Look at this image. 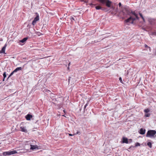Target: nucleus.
Instances as JSON below:
<instances>
[{"label": "nucleus", "mask_w": 156, "mask_h": 156, "mask_svg": "<svg viewBox=\"0 0 156 156\" xmlns=\"http://www.w3.org/2000/svg\"><path fill=\"white\" fill-rule=\"evenodd\" d=\"M119 80L120 81V82L122 83H122V78L121 77H120L119 78Z\"/></svg>", "instance_id": "bb28decb"}, {"label": "nucleus", "mask_w": 156, "mask_h": 156, "mask_svg": "<svg viewBox=\"0 0 156 156\" xmlns=\"http://www.w3.org/2000/svg\"><path fill=\"white\" fill-rule=\"evenodd\" d=\"M82 1L83 2L86 3H87L88 2V0H82Z\"/></svg>", "instance_id": "a878e982"}, {"label": "nucleus", "mask_w": 156, "mask_h": 156, "mask_svg": "<svg viewBox=\"0 0 156 156\" xmlns=\"http://www.w3.org/2000/svg\"><path fill=\"white\" fill-rule=\"evenodd\" d=\"M107 0H99V1L102 4H104Z\"/></svg>", "instance_id": "dca6fc26"}, {"label": "nucleus", "mask_w": 156, "mask_h": 156, "mask_svg": "<svg viewBox=\"0 0 156 156\" xmlns=\"http://www.w3.org/2000/svg\"><path fill=\"white\" fill-rule=\"evenodd\" d=\"M156 131L155 130H148L146 135L147 137H156Z\"/></svg>", "instance_id": "f03ea898"}, {"label": "nucleus", "mask_w": 156, "mask_h": 156, "mask_svg": "<svg viewBox=\"0 0 156 156\" xmlns=\"http://www.w3.org/2000/svg\"><path fill=\"white\" fill-rule=\"evenodd\" d=\"M131 13L134 16L136 17V18H135L136 19V20L137 19L138 20L139 19V18L137 14H136L134 12H133L132 11H131Z\"/></svg>", "instance_id": "ddd939ff"}, {"label": "nucleus", "mask_w": 156, "mask_h": 156, "mask_svg": "<svg viewBox=\"0 0 156 156\" xmlns=\"http://www.w3.org/2000/svg\"><path fill=\"white\" fill-rule=\"evenodd\" d=\"M30 149L31 150H34L35 149H38V146L37 145H30Z\"/></svg>", "instance_id": "1a4fd4ad"}, {"label": "nucleus", "mask_w": 156, "mask_h": 156, "mask_svg": "<svg viewBox=\"0 0 156 156\" xmlns=\"http://www.w3.org/2000/svg\"><path fill=\"white\" fill-rule=\"evenodd\" d=\"M122 143H125L128 144L129 143V141L127 138L126 137H123L122 138Z\"/></svg>", "instance_id": "9b49d317"}, {"label": "nucleus", "mask_w": 156, "mask_h": 156, "mask_svg": "<svg viewBox=\"0 0 156 156\" xmlns=\"http://www.w3.org/2000/svg\"><path fill=\"white\" fill-rule=\"evenodd\" d=\"M139 14L140 15V17H141L142 18L144 17L141 13H139Z\"/></svg>", "instance_id": "cd10ccee"}, {"label": "nucleus", "mask_w": 156, "mask_h": 156, "mask_svg": "<svg viewBox=\"0 0 156 156\" xmlns=\"http://www.w3.org/2000/svg\"><path fill=\"white\" fill-rule=\"evenodd\" d=\"M150 115L149 113L146 114L145 115V116L146 117H148L150 116Z\"/></svg>", "instance_id": "5701e85b"}, {"label": "nucleus", "mask_w": 156, "mask_h": 156, "mask_svg": "<svg viewBox=\"0 0 156 156\" xmlns=\"http://www.w3.org/2000/svg\"><path fill=\"white\" fill-rule=\"evenodd\" d=\"M79 133H80V132L79 131H77L76 133H75V134H78Z\"/></svg>", "instance_id": "72a5a7b5"}, {"label": "nucleus", "mask_w": 156, "mask_h": 156, "mask_svg": "<svg viewBox=\"0 0 156 156\" xmlns=\"http://www.w3.org/2000/svg\"><path fill=\"white\" fill-rule=\"evenodd\" d=\"M69 136H73V134H70V133H69Z\"/></svg>", "instance_id": "2f4dec72"}, {"label": "nucleus", "mask_w": 156, "mask_h": 156, "mask_svg": "<svg viewBox=\"0 0 156 156\" xmlns=\"http://www.w3.org/2000/svg\"><path fill=\"white\" fill-rule=\"evenodd\" d=\"M33 117L32 115L29 114H28L25 116L26 119L27 120H30L31 118Z\"/></svg>", "instance_id": "9d476101"}, {"label": "nucleus", "mask_w": 156, "mask_h": 156, "mask_svg": "<svg viewBox=\"0 0 156 156\" xmlns=\"http://www.w3.org/2000/svg\"><path fill=\"white\" fill-rule=\"evenodd\" d=\"M22 69V68L21 67H17L14 70V72H16L18 71L21 70Z\"/></svg>", "instance_id": "2eb2a0df"}, {"label": "nucleus", "mask_w": 156, "mask_h": 156, "mask_svg": "<svg viewBox=\"0 0 156 156\" xmlns=\"http://www.w3.org/2000/svg\"><path fill=\"white\" fill-rule=\"evenodd\" d=\"M63 111H64V112H65V110H64Z\"/></svg>", "instance_id": "a19ab883"}, {"label": "nucleus", "mask_w": 156, "mask_h": 156, "mask_svg": "<svg viewBox=\"0 0 156 156\" xmlns=\"http://www.w3.org/2000/svg\"><path fill=\"white\" fill-rule=\"evenodd\" d=\"M3 77L4 78V79H5V78L6 77V74L5 72H4V73L3 74Z\"/></svg>", "instance_id": "b1692460"}, {"label": "nucleus", "mask_w": 156, "mask_h": 156, "mask_svg": "<svg viewBox=\"0 0 156 156\" xmlns=\"http://www.w3.org/2000/svg\"><path fill=\"white\" fill-rule=\"evenodd\" d=\"M131 10H126V13L127 14L130 16V17L126 19L125 21L126 23H129L131 24H133L134 21L136 20L135 18H133L132 16H131Z\"/></svg>", "instance_id": "f257e3e1"}, {"label": "nucleus", "mask_w": 156, "mask_h": 156, "mask_svg": "<svg viewBox=\"0 0 156 156\" xmlns=\"http://www.w3.org/2000/svg\"><path fill=\"white\" fill-rule=\"evenodd\" d=\"M86 107H87V106H86L85 105L84 106V107H83V112H84L85 111V108H86Z\"/></svg>", "instance_id": "c85d7f7f"}, {"label": "nucleus", "mask_w": 156, "mask_h": 156, "mask_svg": "<svg viewBox=\"0 0 156 156\" xmlns=\"http://www.w3.org/2000/svg\"><path fill=\"white\" fill-rule=\"evenodd\" d=\"M14 73H16V72H14V70L12 71L10 74L9 77H8L7 79H8Z\"/></svg>", "instance_id": "aec40b11"}, {"label": "nucleus", "mask_w": 156, "mask_h": 156, "mask_svg": "<svg viewBox=\"0 0 156 156\" xmlns=\"http://www.w3.org/2000/svg\"><path fill=\"white\" fill-rule=\"evenodd\" d=\"M7 46V44H5L4 46L2 47L1 50L0 51V53H3L6 54L5 52V50Z\"/></svg>", "instance_id": "39448f33"}, {"label": "nucleus", "mask_w": 156, "mask_h": 156, "mask_svg": "<svg viewBox=\"0 0 156 156\" xmlns=\"http://www.w3.org/2000/svg\"><path fill=\"white\" fill-rule=\"evenodd\" d=\"M4 80H5V79H4V78L3 79V81H4Z\"/></svg>", "instance_id": "ea45409f"}, {"label": "nucleus", "mask_w": 156, "mask_h": 156, "mask_svg": "<svg viewBox=\"0 0 156 156\" xmlns=\"http://www.w3.org/2000/svg\"><path fill=\"white\" fill-rule=\"evenodd\" d=\"M147 145L150 148H151L152 147V144L150 142H148L147 143Z\"/></svg>", "instance_id": "6ab92c4d"}, {"label": "nucleus", "mask_w": 156, "mask_h": 156, "mask_svg": "<svg viewBox=\"0 0 156 156\" xmlns=\"http://www.w3.org/2000/svg\"><path fill=\"white\" fill-rule=\"evenodd\" d=\"M82 109V107H81V108L80 107V111H81Z\"/></svg>", "instance_id": "f704fd0d"}, {"label": "nucleus", "mask_w": 156, "mask_h": 156, "mask_svg": "<svg viewBox=\"0 0 156 156\" xmlns=\"http://www.w3.org/2000/svg\"><path fill=\"white\" fill-rule=\"evenodd\" d=\"M36 14H37V15L35 17V18L34 19V20H33L32 23V24L33 25H34L36 24V22L39 20V15L37 13H36Z\"/></svg>", "instance_id": "20e7f679"}, {"label": "nucleus", "mask_w": 156, "mask_h": 156, "mask_svg": "<svg viewBox=\"0 0 156 156\" xmlns=\"http://www.w3.org/2000/svg\"><path fill=\"white\" fill-rule=\"evenodd\" d=\"M142 19H143L144 22H145V19H144V17H143V18H142Z\"/></svg>", "instance_id": "c9c22d12"}, {"label": "nucleus", "mask_w": 156, "mask_h": 156, "mask_svg": "<svg viewBox=\"0 0 156 156\" xmlns=\"http://www.w3.org/2000/svg\"><path fill=\"white\" fill-rule=\"evenodd\" d=\"M112 2L109 0H107L105 4L106 6L108 7H110L111 6Z\"/></svg>", "instance_id": "0eeeda50"}, {"label": "nucleus", "mask_w": 156, "mask_h": 156, "mask_svg": "<svg viewBox=\"0 0 156 156\" xmlns=\"http://www.w3.org/2000/svg\"><path fill=\"white\" fill-rule=\"evenodd\" d=\"M16 153H17V152L16 151L13 150L11 151L4 152L3 153V154L4 156H6L7 155L13 154Z\"/></svg>", "instance_id": "7ed1b4c3"}, {"label": "nucleus", "mask_w": 156, "mask_h": 156, "mask_svg": "<svg viewBox=\"0 0 156 156\" xmlns=\"http://www.w3.org/2000/svg\"><path fill=\"white\" fill-rule=\"evenodd\" d=\"M70 77H69V78L68 79V81H69V83L70 80Z\"/></svg>", "instance_id": "4c0bfd02"}, {"label": "nucleus", "mask_w": 156, "mask_h": 156, "mask_svg": "<svg viewBox=\"0 0 156 156\" xmlns=\"http://www.w3.org/2000/svg\"><path fill=\"white\" fill-rule=\"evenodd\" d=\"M144 46L145 48H148L149 50L151 51V48L150 47L148 46L146 44L144 45Z\"/></svg>", "instance_id": "4be33fe9"}, {"label": "nucleus", "mask_w": 156, "mask_h": 156, "mask_svg": "<svg viewBox=\"0 0 156 156\" xmlns=\"http://www.w3.org/2000/svg\"><path fill=\"white\" fill-rule=\"evenodd\" d=\"M20 129L21 130V131L27 133V129H26V128L24 127H20Z\"/></svg>", "instance_id": "4468645a"}, {"label": "nucleus", "mask_w": 156, "mask_h": 156, "mask_svg": "<svg viewBox=\"0 0 156 156\" xmlns=\"http://www.w3.org/2000/svg\"><path fill=\"white\" fill-rule=\"evenodd\" d=\"M153 35H155L156 34V33L155 32H154L152 33Z\"/></svg>", "instance_id": "473e14b6"}, {"label": "nucleus", "mask_w": 156, "mask_h": 156, "mask_svg": "<svg viewBox=\"0 0 156 156\" xmlns=\"http://www.w3.org/2000/svg\"><path fill=\"white\" fill-rule=\"evenodd\" d=\"M95 8L97 10L101 9L102 8L100 6H97L95 7Z\"/></svg>", "instance_id": "f3484780"}, {"label": "nucleus", "mask_w": 156, "mask_h": 156, "mask_svg": "<svg viewBox=\"0 0 156 156\" xmlns=\"http://www.w3.org/2000/svg\"><path fill=\"white\" fill-rule=\"evenodd\" d=\"M97 42V41H94V42H93V41H92V43H93H93H96V42Z\"/></svg>", "instance_id": "e433bc0d"}, {"label": "nucleus", "mask_w": 156, "mask_h": 156, "mask_svg": "<svg viewBox=\"0 0 156 156\" xmlns=\"http://www.w3.org/2000/svg\"><path fill=\"white\" fill-rule=\"evenodd\" d=\"M119 7H121V6L122 4H121V2H119Z\"/></svg>", "instance_id": "7c9ffc66"}, {"label": "nucleus", "mask_w": 156, "mask_h": 156, "mask_svg": "<svg viewBox=\"0 0 156 156\" xmlns=\"http://www.w3.org/2000/svg\"><path fill=\"white\" fill-rule=\"evenodd\" d=\"M128 141L129 142V143L131 142L132 141V140L131 139H129Z\"/></svg>", "instance_id": "c756f323"}, {"label": "nucleus", "mask_w": 156, "mask_h": 156, "mask_svg": "<svg viewBox=\"0 0 156 156\" xmlns=\"http://www.w3.org/2000/svg\"><path fill=\"white\" fill-rule=\"evenodd\" d=\"M85 105L87 106L88 105V103H87Z\"/></svg>", "instance_id": "58836bf2"}, {"label": "nucleus", "mask_w": 156, "mask_h": 156, "mask_svg": "<svg viewBox=\"0 0 156 156\" xmlns=\"http://www.w3.org/2000/svg\"><path fill=\"white\" fill-rule=\"evenodd\" d=\"M144 112L146 113H147L150 111V110L149 109H146L144 110Z\"/></svg>", "instance_id": "412c9836"}, {"label": "nucleus", "mask_w": 156, "mask_h": 156, "mask_svg": "<svg viewBox=\"0 0 156 156\" xmlns=\"http://www.w3.org/2000/svg\"><path fill=\"white\" fill-rule=\"evenodd\" d=\"M145 131L146 130L145 129L141 128L140 129L139 133L140 134L143 135L145 134Z\"/></svg>", "instance_id": "6e6552de"}, {"label": "nucleus", "mask_w": 156, "mask_h": 156, "mask_svg": "<svg viewBox=\"0 0 156 156\" xmlns=\"http://www.w3.org/2000/svg\"><path fill=\"white\" fill-rule=\"evenodd\" d=\"M92 7H94V6H95L96 5V4H94L92 3H90L89 4Z\"/></svg>", "instance_id": "393cba45"}, {"label": "nucleus", "mask_w": 156, "mask_h": 156, "mask_svg": "<svg viewBox=\"0 0 156 156\" xmlns=\"http://www.w3.org/2000/svg\"><path fill=\"white\" fill-rule=\"evenodd\" d=\"M140 146V144L139 143L137 142L135 144V146H131L129 148V149L133 150V149L135 147H137V146Z\"/></svg>", "instance_id": "423d86ee"}, {"label": "nucleus", "mask_w": 156, "mask_h": 156, "mask_svg": "<svg viewBox=\"0 0 156 156\" xmlns=\"http://www.w3.org/2000/svg\"><path fill=\"white\" fill-rule=\"evenodd\" d=\"M28 39V37H25L23 39L20 40L19 42L22 43H25Z\"/></svg>", "instance_id": "f8f14e48"}, {"label": "nucleus", "mask_w": 156, "mask_h": 156, "mask_svg": "<svg viewBox=\"0 0 156 156\" xmlns=\"http://www.w3.org/2000/svg\"><path fill=\"white\" fill-rule=\"evenodd\" d=\"M70 20H71V22H73V20H74V21H75V19L73 17V16H71L70 18Z\"/></svg>", "instance_id": "a211bd4d"}]
</instances>
